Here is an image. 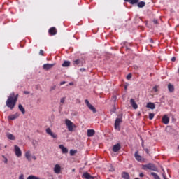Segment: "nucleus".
I'll use <instances>...</instances> for the list:
<instances>
[{
	"label": "nucleus",
	"instance_id": "f257e3e1",
	"mask_svg": "<svg viewBox=\"0 0 179 179\" xmlns=\"http://www.w3.org/2000/svg\"><path fill=\"white\" fill-rule=\"evenodd\" d=\"M18 97L19 94L15 95V92H12L6 102V106L10 108V110H13L16 106Z\"/></svg>",
	"mask_w": 179,
	"mask_h": 179
},
{
	"label": "nucleus",
	"instance_id": "f03ea898",
	"mask_svg": "<svg viewBox=\"0 0 179 179\" xmlns=\"http://www.w3.org/2000/svg\"><path fill=\"white\" fill-rule=\"evenodd\" d=\"M122 122V118L117 117L115 122V129L117 131H121V127H120V124Z\"/></svg>",
	"mask_w": 179,
	"mask_h": 179
},
{
	"label": "nucleus",
	"instance_id": "7ed1b4c3",
	"mask_svg": "<svg viewBox=\"0 0 179 179\" xmlns=\"http://www.w3.org/2000/svg\"><path fill=\"white\" fill-rule=\"evenodd\" d=\"M143 170H152L153 171H156V166L153 164H148L146 165H143Z\"/></svg>",
	"mask_w": 179,
	"mask_h": 179
},
{
	"label": "nucleus",
	"instance_id": "20e7f679",
	"mask_svg": "<svg viewBox=\"0 0 179 179\" xmlns=\"http://www.w3.org/2000/svg\"><path fill=\"white\" fill-rule=\"evenodd\" d=\"M65 124L68 128V130L70 131V132H72V131H73V123L71 120L66 119Z\"/></svg>",
	"mask_w": 179,
	"mask_h": 179
},
{
	"label": "nucleus",
	"instance_id": "39448f33",
	"mask_svg": "<svg viewBox=\"0 0 179 179\" xmlns=\"http://www.w3.org/2000/svg\"><path fill=\"white\" fill-rule=\"evenodd\" d=\"M85 103L87 107H88V108H90L91 110V111H92V113H94V114H95V113H96V108H94V106H93V105H92L90 103V102H89V100L85 99Z\"/></svg>",
	"mask_w": 179,
	"mask_h": 179
},
{
	"label": "nucleus",
	"instance_id": "423d86ee",
	"mask_svg": "<svg viewBox=\"0 0 179 179\" xmlns=\"http://www.w3.org/2000/svg\"><path fill=\"white\" fill-rule=\"evenodd\" d=\"M15 149V154L17 156V157H22V150H20V148L17 145H14Z\"/></svg>",
	"mask_w": 179,
	"mask_h": 179
},
{
	"label": "nucleus",
	"instance_id": "0eeeda50",
	"mask_svg": "<svg viewBox=\"0 0 179 179\" xmlns=\"http://www.w3.org/2000/svg\"><path fill=\"white\" fill-rule=\"evenodd\" d=\"M46 134H48V135H50V136H52V138H53L54 139H57V138H58V136L55 134V133L52 132L50 128L46 129Z\"/></svg>",
	"mask_w": 179,
	"mask_h": 179
},
{
	"label": "nucleus",
	"instance_id": "6e6552de",
	"mask_svg": "<svg viewBox=\"0 0 179 179\" xmlns=\"http://www.w3.org/2000/svg\"><path fill=\"white\" fill-rule=\"evenodd\" d=\"M134 157L136 159V160H137V162H139V163H142L145 159L142 158V156L139 155V154H138V151H136L134 153Z\"/></svg>",
	"mask_w": 179,
	"mask_h": 179
},
{
	"label": "nucleus",
	"instance_id": "1a4fd4ad",
	"mask_svg": "<svg viewBox=\"0 0 179 179\" xmlns=\"http://www.w3.org/2000/svg\"><path fill=\"white\" fill-rule=\"evenodd\" d=\"M73 65L74 66H82L83 65V62L80 59H76L73 61Z\"/></svg>",
	"mask_w": 179,
	"mask_h": 179
},
{
	"label": "nucleus",
	"instance_id": "9d476101",
	"mask_svg": "<svg viewBox=\"0 0 179 179\" xmlns=\"http://www.w3.org/2000/svg\"><path fill=\"white\" fill-rule=\"evenodd\" d=\"M54 173H55V174L61 173V166L59 164H57L56 165H55Z\"/></svg>",
	"mask_w": 179,
	"mask_h": 179
},
{
	"label": "nucleus",
	"instance_id": "9b49d317",
	"mask_svg": "<svg viewBox=\"0 0 179 179\" xmlns=\"http://www.w3.org/2000/svg\"><path fill=\"white\" fill-rule=\"evenodd\" d=\"M83 178H85V179H94V178H96V177L92 176L88 172H84L83 174Z\"/></svg>",
	"mask_w": 179,
	"mask_h": 179
},
{
	"label": "nucleus",
	"instance_id": "f8f14e48",
	"mask_svg": "<svg viewBox=\"0 0 179 179\" xmlns=\"http://www.w3.org/2000/svg\"><path fill=\"white\" fill-rule=\"evenodd\" d=\"M50 36H55L57 34V28L52 27L48 30Z\"/></svg>",
	"mask_w": 179,
	"mask_h": 179
},
{
	"label": "nucleus",
	"instance_id": "ddd939ff",
	"mask_svg": "<svg viewBox=\"0 0 179 179\" xmlns=\"http://www.w3.org/2000/svg\"><path fill=\"white\" fill-rule=\"evenodd\" d=\"M54 64H45L43 66V69H45V71H49V69H51V68H52L54 66Z\"/></svg>",
	"mask_w": 179,
	"mask_h": 179
},
{
	"label": "nucleus",
	"instance_id": "4468645a",
	"mask_svg": "<svg viewBox=\"0 0 179 179\" xmlns=\"http://www.w3.org/2000/svg\"><path fill=\"white\" fill-rule=\"evenodd\" d=\"M162 122L163 124H165V125H167V124L170 122V118L167 117V115L163 116Z\"/></svg>",
	"mask_w": 179,
	"mask_h": 179
},
{
	"label": "nucleus",
	"instance_id": "2eb2a0df",
	"mask_svg": "<svg viewBox=\"0 0 179 179\" xmlns=\"http://www.w3.org/2000/svg\"><path fill=\"white\" fill-rule=\"evenodd\" d=\"M130 103L134 110H136L138 108V104H136V102H135V100L134 99H130Z\"/></svg>",
	"mask_w": 179,
	"mask_h": 179
},
{
	"label": "nucleus",
	"instance_id": "dca6fc26",
	"mask_svg": "<svg viewBox=\"0 0 179 179\" xmlns=\"http://www.w3.org/2000/svg\"><path fill=\"white\" fill-rule=\"evenodd\" d=\"M121 149V145L120 143L115 144L113 145V150L115 152H118Z\"/></svg>",
	"mask_w": 179,
	"mask_h": 179
},
{
	"label": "nucleus",
	"instance_id": "f3484780",
	"mask_svg": "<svg viewBox=\"0 0 179 179\" xmlns=\"http://www.w3.org/2000/svg\"><path fill=\"white\" fill-rule=\"evenodd\" d=\"M147 108H150L151 110H155L156 108V105L154 103L149 102L146 105Z\"/></svg>",
	"mask_w": 179,
	"mask_h": 179
},
{
	"label": "nucleus",
	"instance_id": "a211bd4d",
	"mask_svg": "<svg viewBox=\"0 0 179 179\" xmlns=\"http://www.w3.org/2000/svg\"><path fill=\"white\" fill-rule=\"evenodd\" d=\"M25 157L28 162H31V154H30V151H27L25 152Z\"/></svg>",
	"mask_w": 179,
	"mask_h": 179
},
{
	"label": "nucleus",
	"instance_id": "6ab92c4d",
	"mask_svg": "<svg viewBox=\"0 0 179 179\" xmlns=\"http://www.w3.org/2000/svg\"><path fill=\"white\" fill-rule=\"evenodd\" d=\"M96 134V131L93 129H88L87 130V136L90 138Z\"/></svg>",
	"mask_w": 179,
	"mask_h": 179
},
{
	"label": "nucleus",
	"instance_id": "aec40b11",
	"mask_svg": "<svg viewBox=\"0 0 179 179\" xmlns=\"http://www.w3.org/2000/svg\"><path fill=\"white\" fill-rule=\"evenodd\" d=\"M59 149H61L62 153H68V148H65L64 145H59Z\"/></svg>",
	"mask_w": 179,
	"mask_h": 179
},
{
	"label": "nucleus",
	"instance_id": "412c9836",
	"mask_svg": "<svg viewBox=\"0 0 179 179\" xmlns=\"http://www.w3.org/2000/svg\"><path fill=\"white\" fill-rule=\"evenodd\" d=\"M18 108H19L20 111H21L22 114H23V115L26 114V110L24 109L23 106H22V104L18 105Z\"/></svg>",
	"mask_w": 179,
	"mask_h": 179
},
{
	"label": "nucleus",
	"instance_id": "4be33fe9",
	"mask_svg": "<svg viewBox=\"0 0 179 179\" xmlns=\"http://www.w3.org/2000/svg\"><path fill=\"white\" fill-rule=\"evenodd\" d=\"M125 2H129V3H131V5H135V3H138L139 2V0H124Z\"/></svg>",
	"mask_w": 179,
	"mask_h": 179
},
{
	"label": "nucleus",
	"instance_id": "5701e85b",
	"mask_svg": "<svg viewBox=\"0 0 179 179\" xmlns=\"http://www.w3.org/2000/svg\"><path fill=\"white\" fill-rule=\"evenodd\" d=\"M63 68H66V66H71V62L69 61H64V63L62 64Z\"/></svg>",
	"mask_w": 179,
	"mask_h": 179
},
{
	"label": "nucleus",
	"instance_id": "b1692460",
	"mask_svg": "<svg viewBox=\"0 0 179 179\" xmlns=\"http://www.w3.org/2000/svg\"><path fill=\"white\" fill-rule=\"evenodd\" d=\"M122 177L124 179H129V174L127 172H122Z\"/></svg>",
	"mask_w": 179,
	"mask_h": 179
},
{
	"label": "nucleus",
	"instance_id": "393cba45",
	"mask_svg": "<svg viewBox=\"0 0 179 179\" xmlns=\"http://www.w3.org/2000/svg\"><path fill=\"white\" fill-rule=\"evenodd\" d=\"M19 117V113H15V115H12L8 117L9 120H16V118Z\"/></svg>",
	"mask_w": 179,
	"mask_h": 179
},
{
	"label": "nucleus",
	"instance_id": "a878e982",
	"mask_svg": "<svg viewBox=\"0 0 179 179\" xmlns=\"http://www.w3.org/2000/svg\"><path fill=\"white\" fill-rule=\"evenodd\" d=\"M168 89H169V91L171 92V93H173V92H174V85H171V84H169L168 85Z\"/></svg>",
	"mask_w": 179,
	"mask_h": 179
},
{
	"label": "nucleus",
	"instance_id": "bb28decb",
	"mask_svg": "<svg viewBox=\"0 0 179 179\" xmlns=\"http://www.w3.org/2000/svg\"><path fill=\"white\" fill-rule=\"evenodd\" d=\"M7 138L8 139H10V141H15V136H13V134H7Z\"/></svg>",
	"mask_w": 179,
	"mask_h": 179
},
{
	"label": "nucleus",
	"instance_id": "cd10ccee",
	"mask_svg": "<svg viewBox=\"0 0 179 179\" xmlns=\"http://www.w3.org/2000/svg\"><path fill=\"white\" fill-rule=\"evenodd\" d=\"M145 5H146V3H145V1H141L138 3V8H143V6H145Z\"/></svg>",
	"mask_w": 179,
	"mask_h": 179
},
{
	"label": "nucleus",
	"instance_id": "c85d7f7f",
	"mask_svg": "<svg viewBox=\"0 0 179 179\" xmlns=\"http://www.w3.org/2000/svg\"><path fill=\"white\" fill-rule=\"evenodd\" d=\"M151 176H152L155 179H160V177L159 176V175H157V173L155 172H151Z\"/></svg>",
	"mask_w": 179,
	"mask_h": 179
},
{
	"label": "nucleus",
	"instance_id": "c756f323",
	"mask_svg": "<svg viewBox=\"0 0 179 179\" xmlns=\"http://www.w3.org/2000/svg\"><path fill=\"white\" fill-rule=\"evenodd\" d=\"M27 179H40V177L30 175L29 176L27 177Z\"/></svg>",
	"mask_w": 179,
	"mask_h": 179
},
{
	"label": "nucleus",
	"instance_id": "7c9ffc66",
	"mask_svg": "<svg viewBox=\"0 0 179 179\" xmlns=\"http://www.w3.org/2000/svg\"><path fill=\"white\" fill-rule=\"evenodd\" d=\"M155 118V113H149V120H153Z\"/></svg>",
	"mask_w": 179,
	"mask_h": 179
},
{
	"label": "nucleus",
	"instance_id": "2f4dec72",
	"mask_svg": "<svg viewBox=\"0 0 179 179\" xmlns=\"http://www.w3.org/2000/svg\"><path fill=\"white\" fill-rule=\"evenodd\" d=\"M75 153H77L76 150H70V155L71 156H73V155H75Z\"/></svg>",
	"mask_w": 179,
	"mask_h": 179
},
{
	"label": "nucleus",
	"instance_id": "473e14b6",
	"mask_svg": "<svg viewBox=\"0 0 179 179\" xmlns=\"http://www.w3.org/2000/svg\"><path fill=\"white\" fill-rule=\"evenodd\" d=\"M131 78H132V74L131 73H129L127 76V79H128V80H129V79H131Z\"/></svg>",
	"mask_w": 179,
	"mask_h": 179
},
{
	"label": "nucleus",
	"instance_id": "72a5a7b5",
	"mask_svg": "<svg viewBox=\"0 0 179 179\" xmlns=\"http://www.w3.org/2000/svg\"><path fill=\"white\" fill-rule=\"evenodd\" d=\"M158 87H159L158 86L155 85V86L153 87L154 92H157V91H158V90H157Z\"/></svg>",
	"mask_w": 179,
	"mask_h": 179
},
{
	"label": "nucleus",
	"instance_id": "f704fd0d",
	"mask_svg": "<svg viewBox=\"0 0 179 179\" xmlns=\"http://www.w3.org/2000/svg\"><path fill=\"white\" fill-rule=\"evenodd\" d=\"M60 103H62V104H64V103H65V97H63L61 99Z\"/></svg>",
	"mask_w": 179,
	"mask_h": 179
},
{
	"label": "nucleus",
	"instance_id": "c9c22d12",
	"mask_svg": "<svg viewBox=\"0 0 179 179\" xmlns=\"http://www.w3.org/2000/svg\"><path fill=\"white\" fill-rule=\"evenodd\" d=\"M39 55H44V50H41L39 52Z\"/></svg>",
	"mask_w": 179,
	"mask_h": 179
},
{
	"label": "nucleus",
	"instance_id": "e433bc0d",
	"mask_svg": "<svg viewBox=\"0 0 179 179\" xmlns=\"http://www.w3.org/2000/svg\"><path fill=\"white\" fill-rule=\"evenodd\" d=\"M153 23H154V24H157L159 23V22L157 21V20L154 19L153 20Z\"/></svg>",
	"mask_w": 179,
	"mask_h": 179
},
{
	"label": "nucleus",
	"instance_id": "4c0bfd02",
	"mask_svg": "<svg viewBox=\"0 0 179 179\" xmlns=\"http://www.w3.org/2000/svg\"><path fill=\"white\" fill-rule=\"evenodd\" d=\"M19 179H24V176H23V174H21V175L19 176Z\"/></svg>",
	"mask_w": 179,
	"mask_h": 179
},
{
	"label": "nucleus",
	"instance_id": "58836bf2",
	"mask_svg": "<svg viewBox=\"0 0 179 179\" xmlns=\"http://www.w3.org/2000/svg\"><path fill=\"white\" fill-rule=\"evenodd\" d=\"M80 72H85V71H86V69L81 68V69H80Z\"/></svg>",
	"mask_w": 179,
	"mask_h": 179
},
{
	"label": "nucleus",
	"instance_id": "ea45409f",
	"mask_svg": "<svg viewBox=\"0 0 179 179\" xmlns=\"http://www.w3.org/2000/svg\"><path fill=\"white\" fill-rule=\"evenodd\" d=\"M171 61H172V62H176V57H173L171 58Z\"/></svg>",
	"mask_w": 179,
	"mask_h": 179
},
{
	"label": "nucleus",
	"instance_id": "a19ab883",
	"mask_svg": "<svg viewBox=\"0 0 179 179\" xmlns=\"http://www.w3.org/2000/svg\"><path fill=\"white\" fill-rule=\"evenodd\" d=\"M24 94H30L29 91H24Z\"/></svg>",
	"mask_w": 179,
	"mask_h": 179
},
{
	"label": "nucleus",
	"instance_id": "79ce46f5",
	"mask_svg": "<svg viewBox=\"0 0 179 179\" xmlns=\"http://www.w3.org/2000/svg\"><path fill=\"white\" fill-rule=\"evenodd\" d=\"M139 177H145V174H143V173H141L140 174H139Z\"/></svg>",
	"mask_w": 179,
	"mask_h": 179
},
{
	"label": "nucleus",
	"instance_id": "37998d69",
	"mask_svg": "<svg viewBox=\"0 0 179 179\" xmlns=\"http://www.w3.org/2000/svg\"><path fill=\"white\" fill-rule=\"evenodd\" d=\"M66 82L65 81H62L60 83V85H65Z\"/></svg>",
	"mask_w": 179,
	"mask_h": 179
},
{
	"label": "nucleus",
	"instance_id": "c03bdc74",
	"mask_svg": "<svg viewBox=\"0 0 179 179\" xmlns=\"http://www.w3.org/2000/svg\"><path fill=\"white\" fill-rule=\"evenodd\" d=\"M32 159H34V160H37V157H36V156H32Z\"/></svg>",
	"mask_w": 179,
	"mask_h": 179
},
{
	"label": "nucleus",
	"instance_id": "a18cd8bd",
	"mask_svg": "<svg viewBox=\"0 0 179 179\" xmlns=\"http://www.w3.org/2000/svg\"><path fill=\"white\" fill-rule=\"evenodd\" d=\"M113 99L115 100H115H117V96H113Z\"/></svg>",
	"mask_w": 179,
	"mask_h": 179
},
{
	"label": "nucleus",
	"instance_id": "49530a36",
	"mask_svg": "<svg viewBox=\"0 0 179 179\" xmlns=\"http://www.w3.org/2000/svg\"><path fill=\"white\" fill-rule=\"evenodd\" d=\"M69 85L70 86H73V83H72V82L69 83Z\"/></svg>",
	"mask_w": 179,
	"mask_h": 179
},
{
	"label": "nucleus",
	"instance_id": "de8ad7c7",
	"mask_svg": "<svg viewBox=\"0 0 179 179\" xmlns=\"http://www.w3.org/2000/svg\"><path fill=\"white\" fill-rule=\"evenodd\" d=\"M4 163H8V159H5Z\"/></svg>",
	"mask_w": 179,
	"mask_h": 179
},
{
	"label": "nucleus",
	"instance_id": "09e8293b",
	"mask_svg": "<svg viewBox=\"0 0 179 179\" xmlns=\"http://www.w3.org/2000/svg\"><path fill=\"white\" fill-rule=\"evenodd\" d=\"M126 50H129L128 48H127Z\"/></svg>",
	"mask_w": 179,
	"mask_h": 179
},
{
	"label": "nucleus",
	"instance_id": "8fccbe9b",
	"mask_svg": "<svg viewBox=\"0 0 179 179\" xmlns=\"http://www.w3.org/2000/svg\"><path fill=\"white\" fill-rule=\"evenodd\" d=\"M73 171H75V169H73Z\"/></svg>",
	"mask_w": 179,
	"mask_h": 179
}]
</instances>
